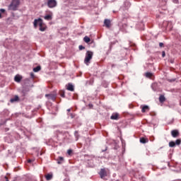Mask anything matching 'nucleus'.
<instances>
[{"mask_svg": "<svg viewBox=\"0 0 181 181\" xmlns=\"http://www.w3.org/2000/svg\"><path fill=\"white\" fill-rule=\"evenodd\" d=\"M21 5V0H12L8 6V11H17Z\"/></svg>", "mask_w": 181, "mask_h": 181, "instance_id": "2", "label": "nucleus"}, {"mask_svg": "<svg viewBox=\"0 0 181 181\" xmlns=\"http://www.w3.org/2000/svg\"><path fill=\"white\" fill-rule=\"evenodd\" d=\"M165 56H166V54H165V51H163L162 57H165Z\"/></svg>", "mask_w": 181, "mask_h": 181, "instance_id": "28", "label": "nucleus"}, {"mask_svg": "<svg viewBox=\"0 0 181 181\" xmlns=\"http://www.w3.org/2000/svg\"><path fill=\"white\" fill-rule=\"evenodd\" d=\"M66 90L69 91H74V86H73L71 83H68L66 86Z\"/></svg>", "mask_w": 181, "mask_h": 181, "instance_id": "10", "label": "nucleus"}, {"mask_svg": "<svg viewBox=\"0 0 181 181\" xmlns=\"http://www.w3.org/2000/svg\"><path fill=\"white\" fill-rule=\"evenodd\" d=\"M104 24L105 25L106 28H111V21L105 19L104 21Z\"/></svg>", "mask_w": 181, "mask_h": 181, "instance_id": "13", "label": "nucleus"}, {"mask_svg": "<svg viewBox=\"0 0 181 181\" xmlns=\"http://www.w3.org/2000/svg\"><path fill=\"white\" fill-rule=\"evenodd\" d=\"M159 101H160V103H165V101H166V98H165V96L163 95H160Z\"/></svg>", "mask_w": 181, "mask_h": 181, "instance_id": "16", "label": "nucleus"}, {"mask_svg": "<svg viewBox=\"0 0 181 181\" xmlns=\"http://www.w3.org/2000/svg\"><path fill=\"white\" fill-rule=\"evenodd\" d=\"M171 135L173 138H177L179 136V131L175 129L171 132Z\"/></svg>", "mask_w": 181, "mask_h": 181, "instance_id": "8", "label": "nucleus"}, {"mask_svg": "<svg viewBox=\"0 0 181 181\" xmlns=\"http://www.w3.org/2000/svg\"><path fill=\"white\" fill-rule=\"evenodd\" d=\"M44 19H45V21H52V19H53V13H50V14L45 16Z\"/></svg>", "mask_w": 181, "mask_h": 181, "instance_id": "11", "label": "nucleus"}, {"mask_svg": "<svg viewBox=\"0 0 181 181\" xmlns=\"http://www.w3.org/2000/svg\"><path fill=\"white\" fill-rule=\"evenodd\" d=\"M28 163H32V160H30V159L28 160Z\"/></svg>", "mask_w": 181, "mask_h": 181, "instance_id": "31", "label": "nucleus"}, {"mask_svg": "<svg viewBox=\"0 0 181 181\" xmlns=\"http://www.w3.org/2000/svg\"><path fill=\"white\" fill-rule=\"evenodd\" d=\"M16 101H19V96L15 95L14 98L10 100V103H16Z\"/></svg>", "mask_w": 181, "mask_h": 181, "instance_id": "15", "label": "nucleus"}, {"mask_svg": "<svg viewBox=\"0 0 181 181\" xmlns=\"http://www.w3.org/2000/svg\"><path fill=\"white\" fill-rule=\"evenodd\" d=\"M67 111H68L69 112H70L71 110H70V109H68Z\"/></svg>", "mask_w": 181, "mask_h": 181, "instance_id": "33", "label": "nucleus"}, {"mask_svg": "<svg viewBox=\"0 0 181 181\" xmlns=\"http://www.w3.org/2000/svg\"><path fill=\"white\" fill-rule=\"evenodd\" d=\"M52 178H53V175L52 174H47V175H45L46 180H52Z\"/></svg>", "mask_w": 181, "mask_h": 181, "instance_id": "17", "label": "nucleus"}, {"mask_svg": "<svg viewBox=\"0 0 181 181\" xmlns=\"http://www.w3.org/2000/svg\"><path fill=\"white\" fill-rule=\"evenodd\" d=\"M93 52L91 51H87L84 59V63L86 64V66H88L90 64V61L91 59H93Z\"/></svg>", "mask_w": 181, "mask_h": 181, "instance_id": "3", "label": "nucleus"}, {"mask_svg": "<svg viewBox=\"0 0 181 181\" xmlns=\"http://www.w3.org/2000/svg\"><path fill=\"white\" fill-rule=\"evenodd\" d=\"M21 81H22V76H21L20 75H16L14 77V81H16V83H21Z\"/></svg>", "mask_w": 181, "mask_h": 181, "instance_id": "12", "label": "nucleus"}, {"mask_svg": "<svg viewBox=\"0 0 181 181\" xmlns=\"http://www.w3.org/2000/svg\"><path fill=\"white\" fill-rule=\"evenodd\" d=\"M159 46L160 47H163V42H160Z\"/></svg>", "mask_w": 181, "mask_h": 181, "instance_id": "29", "label": "nucleus"}, {"mask_svg": "<svg viewBox=\"0 0 181 181\" xmlns=\"http://www.w3.org/2000/svg\"><path fill=\"white\" fill-rule=\"evenodd\" d=\"M72 152H73V151L69 149V150H68L67 153H68V155H71Z\"/></svg>", "mask_w": 181, "mask_h": 181, "instance_id": "27", "label": "nucleus"}, {"mask_svg": "<svg viewBox=\"0 0 181 181\" xmlns=\"http://www.w3.org/2000/svg\"><path fill=\"white\" fill-rule=\"evenodd\" d=\"M148 111H149V106L144 105L142 107L141 112H148Z\"/></svg>", "mask_w": 181, "mask_h": 181, "instance_id": "14", "label": "nucleus"}, {"mask_svg": "<svg viewBox=\"0 0 181 181\" xmlns=\"http://www.w3.org/2000/svg\"><path fill=\"white\" fill-rule=\"evenodd\" d=\"M5 9L1 8L0 9V19H2V14L1 13H5Z\"/></svg>", "mask_w": 181, "mask_h": 181, "instance_id": "23", "label": "nucleus"}, {"mask_svg": "<svg viewBox=\"0 0 181 181\" xmlns=\"http://www.w3.org/2000/svg\"><path fill=\"white\" fill-rule=\"evenodd\" d=\"M153 74L151 72H147L146 73V76L148 77V78H151L152 77Z\"/></svg>", "mask_w": 181, "mask_h": 181, "instance_id": "24", "label": "nucleus"}, {"mask_svg": "<svg viewBox=\"0 0 181 181\" xmlns=\"http://www.w3.org/2000/svg\"><path fill=\"white\" fill-rule=\"evenodd\" d=\"M181 144V140L180 139H177L175 141V145H180Z\"/></svg>", "mask_w": 181, "mask_h": 181, "instance_id": "25", "label": "nucleus"}, {"mask_svg": "<svg viewBox=\"0 0 181 181\" xmlns=\"http://www.w3.org/2000/svg\"><path fill=\"white\" fill-rule=\"evenodd\" d=\"M63 160H64V158L63 157H59V158L57 159L58 165H62V163H63Z\"/></svg>", "mask_w": 181, "mask_h": 181, "instance_id": "18", "label": "nucleus"}, {"mask_svg": "<svg viewBox=\"0 0 181 181\" xmlns=\"http://www.w3.org/2000/svg\"><path fill=\"white\" fill-rule=\"evenodd\" d=\"M30 76L32 78H35V74L33 73H31Z\"/></svg>", "mask_w": 181, "mask_h": 181, "instance_id": "30", "label": "nucleus"}, {"mask_svg": "<svg viewBox=\"0 0 181 181\" xmlns=\"http://www.w3.org/2000/svg\"><path fill=\"white\" fill-rule=\"evenodd\" d=\"M83 40L86 43H90V42H91V39H90V37H88V36H86L83 38Z\"/></svg>", "mask_w": 181, "mask_h": 181, "instance_id": "19", "label": "nucleus"}, {"mask_svg": "<svg viewBox=\"0 0 181 181\" xmlns=\"http://www.w3.org/2000/svg\"><path fill=\"white\" fill-rule=\"evenodd\" d=\"M99 175L101 177V179H104V177H105V176H107V170H105V169L103 168L100 170Z\"/></svg>", "mask_w": 181, "mask_h": 181, "instance_id": "6", "label": "nucleus"}, {"mask_svg": "<svg viewBox=\"0 0 181 181\" xmlns=\"http://www.w3.org/2000/svg\"><path fill=\"white\" fill-rule=\"evenodd\" d=\"M41 69L40 66H37L33 69V71H35V73H37V71H40Z\"/></svg>", "mask_w": 181, "mask_h": 181, "instance_id": "21", "label": "nucleus"}, {"mask_svg": "<svg viewBox=\"0 0 181 181\" xmlns=\"http://www.w3.org/2000/svg\"><path fill=\"white\" fill-rule=\"evenodd\" d=\"M169 146L170 148H175V146H176V143H175V141H170Z\"/></svg>", "mask_w": 181, "mask_h": 181, "instance_id": "20", "label": "nucleus"}, {"mask_svg": "<svg viewBox=\"0 0 181 181\" xmlns=\"http://www.w3.org/2000/svg\"><path fill=\"white\" fill-rule=\"evenodd\" d=\"M59 95H60L61 97H62L63 98H64V97H66L64 90H60V91H59Z\"/></svg>", "mask_w": 181, "mask_h": 181, "instance_id": "22", "label": "nucleus"}, {"mask_svg": "<svg viewBox=\"0 0 181 181\" xmlns=\"http://www.w3.org/2000/svg\"><path fill=\"white\" fill-rule=\"evenodd\" d=\"M110 119H114L115 121H118L119 119V114L115 112L112 113V115L110 117Z\"/></svg>", "mask_w": 181, "mask_h": 181, "instance_id": "7", "label": "nucleus"}, {"mask_svg": "<svg viewBox=\"0 0 181 181\" xmlns=\"http://www.w3.org/2000/svg\"><path fill=\"white\" fill-rule=\"evenodd\" d=\"M6 181H9V180L8 179V177H5Z\"/></svg>", "mask_w": 181, "mask_h": 181, "instance_id": "32", "label": "nucleus"}, {"mask_svg": "<svg viewBox=\"0 0 181 181\" xmlns=\"http://www.w3.org/2000/svg\"><path fill=\"white\" fill-rule=\"evenodd\" d=\"M45 97L48 98V100H52V101H56L57 94H56V93L46 94Z\"/></svg>", "mask_w": 181, "mask_h": 181, "instance_id": "5", "label": "nucleus"}, {"mask_svg": "<svg viewBox=\"0 0 181 181\" xmlns=\"http://www.w3.org/2000/svg\"><path fill=\"white\" fill-rule=\"evenodd\" d=\"M37 24L40 26V32H45V30H46V24L43 23L42 18L35 19L34 21V28H37Z\"/></svg>", "mask_w": 181, "mask_h": 181, "instance_id": "1", "label": "nucleus"}, {"mask_svg": "<svg viewBox=\"0 0 181 181\" xmlns=\"http://www.w3.org/2000/svg\"><path fill=\"white\" fill-rule=\"evenodd\" d=\"M47 5L48 8H56L57 6V1L56 0H47Z\"/></svg>", "mask_w": 181, "mask_h": 181, "instance_id": "4", "label": "nucleus"}, {"mask_svg": "<svg viewBox=\"0 0 181 181\" xmlns=\"http://www.w3.org/2000/svg\"><path fill=\"white\" fill-rule=\"evenodd\" d=\"M78 48L79 50H83V49H86V47H84L83 45H79Z\"/></svg>", "mask_w": 181, "mask_h": 181, "instance_id": "26", "label": "nucleus"}, {"mask_svg": "<svg viewBox=\"0 0 181 181\" xmlns=\"http://www.w3.org/2000/svg\"><path fill=\"white\" fill-rule=\"evenodd\" d=\"M139 141L141 144H148L149 142V139L146 137H141Z\"/></svg>", "mask_w": 181, "mask_h": 181, "instance_id": "9", "label": "nucleus"}]
</instances>
